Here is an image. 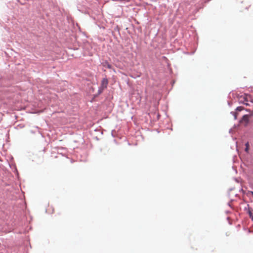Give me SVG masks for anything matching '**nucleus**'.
<instances>
[{
  "mask_svg": "<svg viewBox=\"0 0 253 253\" xmlns=\"http://www.w3.org/2000/svg\"><path fill=\"white\" fill-rule=\"evenodd\" d=\"M249 112V114L244 115L240 121V123L244 126H247L249 124L250 118L253 116V110L250 111Z\"/></svg>",
  "mask_w": 253,
  "mask_h": 253,
  "instance_id": "1",
  "label": "nucleus"
},
{
  "mask_svg": "<svg viewBox=\"0 0 253 253\" xmlns=\"http://www.w3.org/2000/svg\"><path fill=\"white\" fill-rule=\"evenodd\" d=\"M108 84V81L107 78H103L101 81V85L99 91L101 92L104 89L106 88Z\"/></svg>",
  "mask_w": 253,
  "mask_h": 253,
  "instance_id": "2",
  "label": "nucleus"
},
{
  "mask_svg": "<svg viewBox=\"0 0 253 253\" xmlns=\"http://www.w3.org/2000/svg\"><path fill=\"white\" fill-rule=\"evenodd\" d=\"M102 65L104 67H106L109 69L112 68V65L109 63L108 62L105 61L102 63Z\"/></svg>",
  "mask_w": 253,
  "mask_h": 253,
  "instance_id": "3",
  "label": "nucleus"
},
{
  "mask_svg": "<svg viewBox=\"0 0 253 253\" xmlns=\"http://www.w3.org/2000/svg\"><path fill=\"white\" fill-rule=\"evenodd\" d=\"M245 146H246V148H245V151L247 152V153H249V148H250V145H249V143L248 142L246 143L245 144Z\"/></svg>",
  "mask_w": 253,
  "mask_h": 253,
  "instance_id": "4",
  "label": "nucleus"
},
{
  "mask_svg": "<svg viewBox=\"0 0 253 253\" xmlns=\"http://www.w3.org/2000/svg\"><path fill=\"white\" fill-rule=\"evenodd\" d=\"M244 109V108L243 107L240 106L238 107L236 109V110L237 111H241Z\"/></svg>",
  "mask_w": 253,
  "mask_h": 253,
  "instance_id": "5",
  "label": "nucleus"
},
{
  "mask_svg": "<svg viewBox=\"0 0 253 253\" xmlns=\"http://www.w3.org/2000/svg\"><path fill=\"white\" fill-rule=\"evenodd\" d=\"M231 113L233 114V115L234 116L235 119H237V113L235 112H232Z\"/></svg>",
  "mask_w": 253,
  "mask_h": 253,
  "instance_id": "6",
  "label": "nucleus"
},
{
  "mask_svg": "<svg viewBox=\"0 0 253 253\" xmlns=\"http://www.w3.org/2000/svg\"><path fill=\"white\" fill-rule=\"evenodd\" d=\"M249 214H250V217L252 218V219L253 220V213L251 212H249Z\"/></svg>",
  "mask_w": 253,
  "mask_h": 253,
  "instance_id": "7",
  "label": "nucleus"
},
{
  "mask_svg": "<svg viewBox=\"0 0 253 253\" xmlns=\"http://www.w3.org/2000/svg\"><path fill=\"white\" fill-rule=\"evenodd\" d=\"M251 193L252 194V195H253V191H251Z\"/></svg>",
  "mask_w": 253,
  "mask_h": 253,
  "instance_id": "8",
  "label": "nucleus"
}]
</instances>
